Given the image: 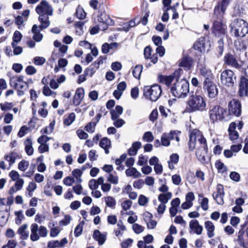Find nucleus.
Here are the masks:
<instances>
[{"instance_id":"obj_1","label":"nucleus","mask_w":248,"mask_h":248,"mask_svg":"<svg viewBox=\"0 0 248 248\" xmlns=\"http://www.w3.org/2000/svg\"><path fill=\"white\" fill-rule=\"evenodd\" d=\"M206 110V103L205 98L196 93L189 96L186 102L185 112L193 113L197 111L202 112Z\"/></svg>"},{"instance_id":"obj_2","label":"nucleus","mask_w":248,"mask_h":248,"mask_svg":"<svg viewBox=\"0 0 248 248\" xmlns=\"http://www.w3.org/2000/svg\"><path fill=\"white\" fill-rule=\"evenodd\" d=\"M229 28L231 35L236 38L243 37L248 33V23L242 19H235Z\"/></svg>"},{"instance_id":"obj_3","label":"nucleus","mask_w":248,"mask_h":248,"mask_svg":"<svg viewBox=\"0 0 248 248\" xmlns=\"http://www.w3.org/2000/svg\"><path fill=\"white\" fill-rule=\"evenodd\" d=\"M173 96L178 98L185 97L189 92V83L185 79L177 80L171 88Z\"/></svg>"},{"instance_id":"obj_4","label":"nucleus","mask_w":248,"mask_h":248,"mask_svg":"<svg viewBox=\"0 0 248 248\" xmlns=\"http://www.w3.org/2000/svg\"><path fill=\"white\" fill-rule=\"evenodd\" d=\"M209 113L210 118L213 122L217 120L228 121L230 119V115L227 110L218 106L213 107L210 109Z\"/></svg>"},{"instance_id":"obj_5","label":"nucleus","mask_w":248,"mask_h":248,"mask_svg":"<svg viewBox=\"0 0 248 248\" xmlns=\"http://www.w3.org/2000/svg\"><path fill=\"white\" fill-rule=\"evenodd\" d=\"M206 140L202 132L198 129H195L192 131L189 135V148L193 151L196 146L206 144Z\"/></svg>"},{"instance_id":"obj_6","label":"nucleus","mask_w":248,"mask_h":248,"mask_svg":"<svg viewBox=\"0 0 248 248\" xmlns=\"http://www.w3.org/2000/svg\"><path fill=\"white\" fill-rule=\"evenodd\" d=\"M162 89L160 86L155 84L146 86L143 88V95L146 99L152 101H156L161 96Z\"/></svg>"},{"instance_id":"obj_7","label":"nucleus","mask_w":248,"mask_h":248,"mask_svg":"<svg viewBox=\"0 0 248 248\" xmlns=\"http://www.w3.org/2000/svg\"><path fill=\"white\" fill-rule=\"evenodd\" d=\"M30 228V239L32 241H37L39 240L40 237H45L47 235V230L43 226H39L36 223H32Z\"/></svg>"},{"instance_id":"obj_8","label":"nucleus","mask_w":248,"mask_h":248,"mask_svg":"<svg viewBox=\"0 0 248 248\" xmlns=\"http://www.w3.org/2000/svg\"><path fill=\"white\" fill-rule=\"evenodd\" d=\"M236 80V76L232 71L227 69L221 72L220 82L222 85L228 87H232Z\"/></svg>"},{"instance_id":"obj_9","label":"nucleus","mask_w":248,"mask_h":248,"mask_svg":"<svg viewBox=\"0 0 248 248\" xmlns=\"http://www.w3.org/2000/svg\"><path fill=\"white\" fill-rule=\"evenodd\" d=\"M35 11L39 16H52L53 14L52 7L45 0H42L36 6Z\"/></svg>"},{"instance_id":"obj_10","label":"nucleus","mask_w":248,"mask_h":248,"mask_svg":"<svg viewBox=\"0 0 248 248\" xmlns=\"http://www.w3.org/2000/svg\"><path fill=\"white\" fill-rule=\"evenodd\" d=\"M227 29L226 23L220 18L214 21L212 27L213 33L218 36L224 35L227 32Z\"/></svg>"},{"instance_id":"obj_11","label":"nucleus","mask_w":248,"mask_h":248,"mask_svg":"<svg viewBox=\"0 0 248 248\" xmlns=\"http://www.w3.org/2000/svg\"><path fill=\"white\" fill-rule=\"evenodd\" d=\"M203 90L207 92L208 96L211 98H215L218 94V89L213 80H204L203 83Z\"/></svg>"},{"instance_id":"obj_12","label":"nucleus","mask_w":248,"mask_h":248,"mask_svg":"<svg viewBox=\"0 0 248 248\" xmlns=\"http://www.w3.org/2000/svg\"><path fill=\"white\" fill-rule=\"evenodd\" d=\"M178 132L170 131L169 133H163L161 137V145L169 146L170 145V140L175 139L177 142L179 141Z\"/></svg>"},{"instance_id":"obj_13","label":"nucleus","mask_w":248,"mask_h":248,"mask_svg":"<svg viewBox=\"0 0 248 248\" xmlns=\"http://www.w3.org/2000/svg\"><path fill=\"white\" fill-rule=\"evenodd\" d=\"M229 111L230 114L239 117L241 114V104L237 99L232 100L229 104Z\"/></svg>"},{"instance_id":"obj_14","label":"nucleus","mask_w":248,"mask_h":248,"mask_svg":"<svg viewBox=\"0 0 248 248\" xmlns=\"http://www.w3.org/2000/svg\"><path fill=\"white\" fill-rule=\"evenodd\" d=\"M232 0H222L220 3L216 5L214 9V14L218 18L221 17L225 14L227 7Z\"/></svg>"},{"instance_id":"obj_15","label":"nucleus","mask_w":248,"mask_h":248,"mask_svg":"<svg viewBox=\"0 0 248 248\" xmlns=\"http://www.w3.org/2000/svg\"><path fill=\"white\" fill-rule=\"evenodd\" d=\"M207 144L198 145L196 152V155L198 159L202 163L206 164L207 161L205 158V155L207 152Z\"/></svg>"},{"instance_id":"obj_16","label":"nucleus","mask_w":248,"mask_h":248,"mask_svg":"<svg viewBox=\"0 0 248 248\" xmlns=\"http://www.w3.org/2000/svg\"><path fill=\"white\" fill-rule=\"evenodd\" d=\"M224 187L222 185L218 184L217 186L216 191L213 193V197L217 203L220 205L224 203Z\"/></svg>"},{"instance_id":"obj_17","label":"nucleus","mask_w":248,"mask_h":248,"mask_svg":"<svg viewBox=\"0 0 248 248\" xmlns=\"http://www.w3.org/2000/svg\"><path fill=\"white\" fill-rule=\"evenodd\" d=\"M10 84L17 90L25 89L28 87L27 82L24 81V77L21 76L11 80Z\"/></svg>"},{"instance_id":"obj_18","label":"nucleus","mask_w":248,"mask_h":248,"mask_svg":"<svg viewBox=\"0 0 248 248\" xmlns=\"http://www.w3.org/2000/svg\"><path fill=\"white\" fill-rule=\"evenodd\" d=\"M239 86V95L240 97L247 96L248 94V79L244 77H242Z\"/></svg>"},{"instance_id":"obj_19","label":"nucleus","mask_w":248,"mask_h":248,"mask_svg":"<svg viewBox=\"0 0 248 248\" xmlns=\"http://www.w3.org/2000/svg\"><path fill=\"white\" fill-rule=\"evenodd\" d=\"M84 96V90L82 88L77 89L75 94L73 97V104L75 106L79 105L82 101Z\"/></svg>"},{"instance_id":"obj_20","label":"nucleus","mask_w":248,"mask_h":248,"mask_svg":"<svg viewBox=\"0 0 248 248\" xmlns=\"http://www.w3.org/2000/svg\"><path fill=\"white\" fill-rule=\"evenodd\" d=\"M189 225L190 229L197 234L200 235L202 233L203 228L202 226L199 224V221L197 220H191L189 222Z\"/></svg>"},{"instance_id":"obj_21","label":"nucleus","mask_w":248,"mask_h":248,"mask_svg":"<svg viewBox=\"0 0 248 248\" xmlns=\"http://www.w3.org/2000/svg\"><path fill=\"white\" fill-rule=\"evenodd\" d=\"M107 233H102L99 230L94 231L93 235V238L97 241L99 245H103L106 240Z\"/></svg>"},{"instance_id":"obj_22","label":"nucleus","mask_w":248,"mask_h":248,"mask_svg":"<svg viewBox=\"0 0 248 248\" xmlns=\"http://www.w3.org/2000/svg\"><path fill=\"white\" fill-rule=\"evenodd\" d=\"M198 66H199V67L200 66V74L202 76L205 78L204 80H213V74H212L211 70L207 68V67L205 65H200L199 64Z\"/></svg>"},{"instance_id":"obj_23","label":"nucleus","mask_w":248,"mask_h":248,"mask_svg":"<svg viewBox=\"0 0 248 248\" xmlns=\"http://www.w3.org/2000/svg\"><path fill=\"white\" fill-rule=\"evenodd\" d=\"M49 16H39L38 20L40 23V25L38 26L40 30H43L47 28L50 24L49 20Z\"/></svg>"},{"instance_id":"obj_24","label":"nucleus","mask_w":248,"mask_h":248,"mask_svg":"<svg viewBox=\"0 0 248 248\" xmlns=\"http://www.w3.org/2000/svg\"><path fill=\"white\" fill-rule=\"evenodd\" d=\"M193 48L201 52H204L205 51V41L203 37L198 39L193 45Z\"/></svg>"},{"instance_id":"obj_25","label":"nucleus","mask_w":248,"mask_h":248,"mask_svg":"<svg viewBox=\"0 0 248 248\" xmlns=\"http://www.w3.org/2000/svg\"><path fill=\"white\" fill-rule=\"evenodd\" d=\"M41 30L36 24H34L32 27L31 31L33 34L32 38L34 41L38 42H40L43 37V34L40 33Z\"/></svg>"},{"instance_id":"obj_26","label":"nucleus","mask_w":248,"mask_h":248,"mask_svg":"<svg viewBox=\"0 0 248 248\" xmlns=\"http://www.w3.org/2000/svg\"><path fill=\"white\" fill-rule=\"evenodd\" d=\"M193 64L192 59L188 57H185L182 59L179 65L185 70H189Z\"/></svg>"},{"instance_id":"obj_27","label":"nucleus","mask_w":248,"mask_h":248,"mask_svg":"<svg viewBox=\"0 0 248 248\" xmlns=\"http://www.w3.org/2000/svg\"><path fill=\"white\" fill-rule=\"evenodd\" d=\"M205 228L207 231V236L212 238L215 236V227L213 223L210 221H207L204 223Z\"/></svg>"},{"instance_id":"obj_28","label":"nucleus","mask_w":248,"mask_h":248,"mask_svg":"<svg viewBox=\"0 0 248 248\" xmlns=\"http://www.w3.org/2000/svg\"><path fill=\"white\" fill-rule=\"evenodd\" d=\"M28 226L27 224H24L18 229L17 233L21 239L26 240L29 237V233L27 231Z\"/></svg>"},{"instance_id":"obj_29","label":"nucleus","mask_w":248,"mask_h":248,"mask_svg":"<svg viewBox=\"0 0 248 248\" xmlns=\"http://www.w3.org/2000/svg\"><path fill=\"white\" fill-rule=\"evenodd\" d=\"M225 62L230 66L234 67H238V63L232 54H228L225 56L224 57Z\"/></svg>"},{"instance_id":"obj_30","label":"nucleus","mask_w":248,"mask_h":248,"mask_svg":"<svg viewBox=\"0 0 248 248\" xmlns=\"http://www.w3.org/2000/svg\"><path fill=\"white\" fill-rule=\"evenodd\" d=\"M173 76H163L160 75L158 77V79L159 82L165 84L166 86H169L171 84L173 80Z\"/></svg>"},{"instance_id":"obj_31","label":"nucleus","mask_w":248,"mask_h":248,"mask_svg":"<svg viewBox=\"0 0 248 248\" xmlns=\"http://www.w3.org/2000/svg\"><path fill=\"white\" fill-rule=\"evenodd\" d=\"M100 146L105 150L106 154L109 153L108 149L111 146L110 140L107 138H103L99 143Z\"/></svg>"},{"instance_id":"obj_32","label":"nucleus","mask_w":248,"mask_h":248,"mask_svg":"<svg viewBox=\"0 0 248 248\" xmlns=\"http://www.w3.org/2000/svg\"><path fill=\"white\" fill-rule=\"evenodd\" d=\"M25 146V151L26 153L29 155H31L33 154L34 149L32 147V142L30 138L26 139L24 142Z\"/></svg>"},{"instance_id":"obj_33","label":"nucleus","mask_w":248,"mask_h":248,"mask_svg":"<svg viewBox=\"0 0 248 248\" xmlns=\"http://www.w3.org/2000/svg\"><path fill=\"white\" fill-rule=\"evenodd\" d=\"M179 156L177 154H172L170 157V160L168 161L169 168L170 170L174 169V165L177 164L179 161Z\"/></svg>"},{"instance_id":"obj_34","label":"nucleus","mask_w":248,"mask_h":248,"mask_svg":"<svg viewBox=\"0 0 248 248\" xmlns=\"http://www.w3.org/2000/svg\"><path fill=\"white\" fill-rule=\"evenodd\" d=\"M125 174L127 176L133 177L134 178H137L141 176V173L133 167L127 169L125 171Z\"/></svg>"},{"instance_id":"obj_35","label":"nucleus","mask_w":248,"mask_h":248,"mask_svg":"<svg viewBox=\"0 0 248 248\" xmlns=\"http://www.w3.org/2000/svg\"><path fill=\"white\" fill-rule=\"evenodd\" d=\"M172 193L170 192H166L163 194L159 195L158 199L160 203L166 204L169 200L172 197Z\"/></svg>"},{"instance_id":"obj_36","label":"nucleus","mask_w":248,"mask_h":248,"mask_svg":"<svg viewBox=\"0 0 248 248\" xmlns=\"http://www.w3.org/2000/svg\"><path fill=\"white\" fill-rule=\"evenodd\" d=\"M141 143L140 141L133 143L132 147L128 150V154L130 155H135L137 154L138 150L141 147Z\"/></svg>"},{"instance_id":"obj_37","label":"nucleus","mask_w":248,"mask_h":248,"mask_svg":"<svg viewBox=\"0 0 248 248\" xmlns=\"http://www.w3.org/2000/svg\"><path fill=\"white\" fill-rule=\"evenodd\" d=\"M37 188V185L33 181L30 182L26 187V195L29 197L32 196L33 192Z\"/></svg>"},{"instance_id":"obj_38","label":"nucleus","mask_w":248,"mask_h":248,"mask_svg":"<svg viewBox=\"0 0 248 248\" xmlns=\"http://www.w3.org/2000/svg\"><path fill=\"white\" fill-rule=\"evenodd\" d=\"M104 200L108 207L113 209L115 208L116 204V201L114 198L111 196H107L104 198Z\"/></svg>"},{"instance_id":"obj_39","label":"nucleus","mask_w":248,"mask_h":248,"mask_svg":"<svg viewBox=\"0 0 248 248\" xmlns=\"http://www.w3.org/2000/svg\"><path fill=\"white\" fill-rule=\"evenodd\" d=\"M17 156V154L15 152H12L4 156V159L9 162V168L15 162Z\"/></svg>"},{"instance_id":"obj_40","label":"nucleus","mask_w":248,"mask_h":248,"mask_svg":"<svg viewBox=\"0 0 248 248\" xmlns=\"http://www.w3.org/2000/svg\"><path fill=\"white\" fill-rule=\"evenodd\" d=\"M84 22L78 21L75 24L76 34L78 36L82 35L84 33L83 26Z\"/></svg>"},{"instance_id":"obj_41","label":"nucleus","mask_w":248,"mask_h":248,"mask_svg":"<svg viewBox=\"0 0 248 248\" xmlns=\"http://www.w3.org/2000/svg\"><path fill=\"white\" fill-rule=\"evenodd\" d=\"M75 118L76 115L74 113H70L67 116H65L63 121L64 124L67 126L71 125L75 121Z\"/></svg>"},{"instance_id":"obj_42","label":"nucleus","mask_w":248,"mask_h":248,"mask_svg":"<svg viewBox=\"0 0 248 248\" xmlns=\"http://www.w3.org/2000/svg\"><path fill=\"white\" fill-rule=\"evenodd\" d=\"M142 66L141 65H137L134 68L132 71L133 76L137 78L140 79L141 73L142 71Z\"/></svg>"},{"instance_id":"obj_43","label":"nucleus","mask_w":248,"mask_h":248,"mask_svg":"<svg viewBox=\"0 0 248 248\" xmlns=\"http://www.w3.org/2000/svg\"><path fill=\"white\" fill-rule=\"evenodd\" d=\"M82 174V171L79 169H76L73 170L72 171V175L76 179L77 183H80L81 182L82 180L80 178Z\"/></svg>"},{"instance_id":"obj_44","label":"nucleus","mask_w":248,"mask_h":248,"mask_svg":"<svg viewBox=\"0 0 248 248\" xmlns=\"http://www.w3.org/2000/svg\"><path fill=\"white\" fill-rule=\"evenodd\" d=\"M154 137L151 132L148 131L144 133L142 137L143 141L147 142H150L153 141Z\"/></svg>"},{"instance_id":"obj_45","label":"nucleus","mask_w":248,"mask_h":248,"mask_svg":"<svg viewBox=\"0 0 248 248\" xmlns=\"http://www.w3.org/2000/svg\"><path fill=\"white\" fill-rule=\"evenodd\" d=\"M12 46L13 48V55H19L23 52V48L20 46H18L17 44H15V43H12Z\"/></svg>"},{"instance_id":"obj_46","label":"nucleus","mask_w":248,"mask_h":248,"mask_svg":"<svg viewBox=\"0 0 248 248\" xmlns=\"http://www.w3.org/2000/svg\"><path fill=\"white\" fill-rule=\"evenodd\" d=\"M15 215L16 216L15 218L16 223L17 225H19L21 223L22 220L24 218V216L22 214V211L20 210L18 211H16L15 212Z\"/></svg>"},{"instance_id":"obj_47","label":"nucleus","mask_w":248,"mask_h":248,"mask_svg":"<svg viewBox=\"0 0 248 248\" xmlns=\"http://www.w3.org/2000/svg\"><path fill=\"white\" fill-rule=\"evenodd\" d=\"M22 35L19 31H16L13 37L12 43H15V44H17L21 40Z\"/></svg>"},{"instance_id":"obj_48","label":"nucleus","mask_w":248,"mask_h":248,"mask_svg":"<svg viewBox=\"0 0 248 248\" xmlns=\"http://www.w3.org/2000/svg\"><path fill=\"white\" fill-rule=\"evenodd\" d=\"M216 168L220 172H224L226 170V167L224 164L219 160H217L215 163Z\"/></svg>"},{"instance_id":"obj_49","label":"nucleus","mask_w":248,"mask_h":248,"mask_svg":"<svg viewBox=\"0 0 248 248\" xmlns=\"http://www.w3.org/2000/svg\"><path fill=\"white\" fill-rule=\"evenodd\" d=\"M76 15L77 17L80 19H84L86 16V13L83 8L78 7L77 9Z\"/></svg>"},{"instance_id":"obj_50","label":"nucleus","mask_w":248,"mask_h":248,"mask_svg":"<svg viewBox=\"0 0 248 248\" xmlns=\"http://www.w3.org/2000/svg\"><path fill=\"white\" fill-rule=\"evenodd\" d=\"M96 124L95 122H90L85 127V129L89 133H93Z\"/></svg>"},{"instance_id":"obj_51","label":"nucleus","mask_w":248,"mask_h":248,"mask_svg":"<svg viewBox=\"0 0 248 248\" xmlns=\"http://www.w3.org/2000/svg\"><path fill=\"white\" fill-rule=\"evenodd\" d=\"M29 163L25 160H22L18 164V169L22 171H25L29 167Z\"/></svg>"},{"instance_id":"obj_52","label":"nucleus","mask_w":248,"mask_h":248,"mask_svg":"<svg viewBox=\"0 0 248 248\" xmlns=\"http://www.w3.org/2000/svg\"><path fill=\"white\" fill-rule=\"evenodd\" d=\"M148 156L140 155L139 156L137 164L139 166L146 165L148 161Z\"/></svg>"},{"instance_id":"obj_53","label":"nucleus","mask_w":248,"mask_h":248,"mask_svg":"<svg viewBox=\"0 0 248 248\" xmlns=\"http://www.w3.org/2000/svg\"><path fill=\"white\" fill-rule=\"evenodd\" d=\"M45 62L46 59L43 57H35L33 59V62L37 65H42Z\"/></svg>"},{"instance_id":"obj_54","label":"nucleus","mask_w":248,"mask_h":248,"mask_svg":"<svg viewBox=\"0 0 248 248\" xmlns=\"http://www.w3.org/2000/svg\"><path fill=\"white\" fill-rule=\"evenodd\" d=\"M133 231L136 233L139 234L144 231V227L138 224H134L132 226Z\"/></svg>"},{"instance_id":"obj_55","label":"nucleus","mask_w":248,"mask_h":248,"mask_svg":"<svg viewBox=\"0 0 248 248\" xmlns=\"http://www.w3.org/2000/svg\"><path fill=\"white\" fill-rule=\"evenodd\" d=\"M9 176L13 181L18 180L21 178L18 172L14 170H12L9 173Z\"/></svg>"},{"instance_id":"obj_56","label":"nucleus","mask_w":248,"mask_h":248,"mask_svg":"<svg viewBox=\"0 0 248 248\" xmlns=\"http://www.w3.org/2000/svg\"><path fill=\"white\" fill-rule=\"evenodd\" d=\"M14 186H15L16 190H20L23 188L24 181L23 179L20 178L18 180L15 181Z\"/></svg>"},{"instance_id":"obj_57","label":"nucleus","mask_w":248,"mask_h":248,"mask_svg":"<svg viewBox=\"0 0 248 248\" xmlns=\"http://www.w3.org/2000/svg\"><path fill=\"white\" fill-rule=\"evenodd\" d=\"M73 190L74 192L77 195H81L84 194L85 195V193H82L83 188L81 185L78 184L77 185L74 186L73 187Z\"/></svg>"},{"instance_id":"obj_58","label":"nucleus","mask_w":248,"mask_h":248,"mask_svg":"<svg viewBox=\"0 0 248 248\" xmlns=\"http://www.w3.org/2000/svg\"><path fill=\"white\" fill-rule=\"evenodd\" d=\"M75 181V179L70 176H67L63 180V184L68 186H71Z\"/></svg>"},{"instance_id":"obj_59","label":"nucleus","mask_w":248,"mask_h":248,"mask_svg":"<svg viewBox=\"0 0 248 248\" xmlns=\"http://www.w3.org/2000/svg\"><path fill=\"white\" fill-rule=\"evenodd\" d=\"M17 245V243L16 240L14 239L9 240L7 244L2 247V248H15Z\"/></svg>"},{"instance_id":"obj_60","label":"nucleus","mask_w":248,"mask_h":248,"mask_svg":"<svg viewBox=\"0 0 248 248\" xmlns=\"http://www.w3.org/2000/svg\"><path fill=\"white\" fill-rule=\"evenodd\" d=\"M132 204L130 200H125L121 203V206L124 210L126 211L130 208Z\"/></svg>"},{"instance_id":"obj_61","label":"nucleus","mask_w":248,"mask_h":248,"mask_svg":"<svg viewBox=\"0 0 248 248\" xmlns=\"http://www.w3.org/2000/svg\"><path fill=\"white\" fill-rule=\"evenodd\" d=\"M108 181L113 184L116 185L118 183V177L112 174H109L108 177Z\"/></svg>"},{"instance_id":"obj_62","label":"nucleus","mask_w":248,"mask_h":248,"mask_svg":"<svg viewBox=\"0 0 248 248\" xmlns=\"http://www.w3.org/2000/svg\"><path fill=\"white\" fill-rule=\"evenodd\" d=\"M29 129V128L26 126H22L18 133V136L20 138L23 137L28 133Z\"/></svg>"},{"instance_id":"obj_63","label":"nucleus","mask_w":248,"mask_h":248,"mask_svg":"<svg viewBox=\"0 0 248 248\" xmlns=\"http://www.w3.org/2000/svg\"><path fill=\"white\" fill-rule=\"evenodd\" d=\"M76 133L80 139L85 140L87 139L88 137V134L82 129H78Z\"/></svg>"},{"instance_id":"obj_64","label":"nucleus","mask_w":248,"mask_h":248,"mask_svg":"<svg viewBox=\"0 0 248 248\" xmlns=\"http://www.w3.org/2000/svg\"><path fill=\"white\" fill-rule=\"evenodd\" d=\"M60 248L59 241L58 240L50 241L48 242L47 248Z\"/></svg>"}]
</instances>
